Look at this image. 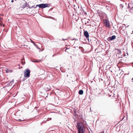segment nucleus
I'll return each mask as SVG.
<instances>
[{"label": "nucleus", "mask_w": 133, "mask_h": 133, "mask_svg": "<svg viewBox=\"0 0 133 133\" xmlns=\"http://www.w3.org/2000/svg\"><path fill=\"white\" fill-rule=\"evenodd\" d=\"M30 70L28 69L25 70L24 72V77L26 78H29L30 76Z\"/></svg>", "instance_id": "obj_1"}, {"label": "nucleus", "mask_w": 133, "mask_h": 133, "mask_svg": "<svg viewBox=\"0 0 133 133\" xmlns=\"http://www.w3.org/2000/svg\"><path fill=\"white\" fill-rule=\"evenodd\" d=\"M38 6L39 8L42 9L45 8L46 7H48V4H47L42 3L39 4L37 5H36L35 7H37Z\"/></svg>", "instance_id": "obj_2"}, {"label": "nucleus", "mask_w": 133, "mask_h": 133, "mask_svg": "<svg viewBox=\"0 0 133 133\" xmlns=\"http://www.w3.org/2000/svg\"><path fill=\"white\" fill-rule=\"evenodd\" d=\"M76 127L77 129L85 128L84 125L81 122L77 123Z\"/></svg>", "instance_id": "obj_3"}, {"label": "nucleus", "mask_w": 133, "mask_h": 133, "mask_svg": "<svg viewBox=\"0 0 133 133\" xmlns=\"http://www.w3.org/2000/svg\"><path fill=\"white\" fill-rule=\"evenodd\" d=\"M103 23L106 27L109 28L110 26V23L109 21L107 19H104L103 21Z\"/></svg>", "instance_id": "obj_4"}, {"label": "nucleus", "mask_w": 133, "mask_h": 133, "mask_svg": "<svg viewBox=\"0 0 133 133\" xmlns=\"http://www.w3.org/2000/svg\"><path fill=\"white\" fill-rule=\"evenodd\" d=\"M128 8L130 10V12L133 13V5L131 3H129L128 5Z\"/></svg>", "instance_id": "obj_5"}, {"label": "nucleus", "mask_w": 133, "mask_h": 133, "mask_svg": "<svg viewBox=\"0 0 133 133\" xmlns=\"http://www.w3.org/2000/svg\"><path fill=\"white\" fill-rule=\"evenodd\" d=\"M116 36L115 35H113L111 37H108L107 39V41H112L116 39Z\"/></svg>", "instance_id": "obj_6"}, {"label": "nucleus", "mask_w": 133, "mask_h": 133, "mask_svg": "<svg viewBox=\"0 0 133 133\" xmlns=\"http://www.w3.org/2000/svg\"><path fill=\"white\" fill-rule=\"evenodd\" d=\"M78 133H84L85 131V128L78 129Z\"/></svg>", "instance_id": "obj_7"}, {"label": "nucleus", "mask_w": 133, "mask_h": 133, "mask_svg": "<svg viewBox=\"0 0 133 133\" xmlns=\"http://www.w3.org/2000/svg\"><path fill=\"white\" fill-rule=\"evenodd\" d=\"M84 36L87 38H88L89 37V34L88 32L86 31L84 32Z\"/></svg>", "instance_id": "obj_8"}, {"label": "nucleus", "mask_w": 133, "mask_h": 133, "mask_svg": "<svg viewBox=\"0 0 133 133\" xmlns=\"http://www.w3.org/2000/svg\"><path fill=\"white\" fill-rule=\"evenodd\" d=\"M27 5V3L26 2L25 3L21 4V7L23 9H24L26 7Z\"/></svg>", "instance_id": "obj_9"}, {"label": "nucleus", "mask_w": 133, "mask_h": 133, "mask_svg": "<svg viewBox=\"0 0 133 133\" xmlns=\"http://www.w3.org/2000/svg\"><path fill=\"white\" fill-rule=\"evenodd\" d=\"M6 72L7 73L11 72L12 71V70L7 69L6 70Z\"/></svg>", "instance_id": "obj_10"}, {"label": "nucleus", "mask_w": 133, "mask_h": 133, "mask_svg": "<svg viewBox=\"0 0 133 133\" xmlns=\"http://www.w3.org/2000/svg\"><path fill=\"white\" fill-rule=\"evenodd\" d=\"M83 91L82 90H79L78 93L79 94L82 95L83 94Z\"/></svg>", "instance_id": "obj_11"}, {"label": "nucleus", "mask_w": 133, "mask_h": 133, "mask_svg": "<svg viewBox=\"0 0 133 133\" xmlns=\"http://www.w3.org/2000/svg\"><path fill=\"white\" fill-rule=\"evenodd\" d=\"M31 61L34 62H39L40 61V60H39L38 61H37L36 59H35L34 60H32Z\"/></svg>", "instance_id": "obj_12"}, {"label": "nucleus", "mask_w": 133, "mask_h": 133, "mask_svg": "<svg viewBox=\"0 0 133 133\" xmlns=\"http://www.w3.org/2000/svg\"><path fill=\"white\" fill-rule=\"evenodd\" d=\"M34 45L38 49H40L38 47L37 45L35 43H34Z\"/></svg>", "instance_id": "obj_13"}, {"label": "nucleus", "mask_w": 133, "mask_h": 133, "mask_svg": "<svg viewBox=\"0 0 133 133\" xmlns=\"http://www.w3.org/2000/svg\"><path fill=\"white\" fill-rule=\"evenodd\" d=\"M24 120V119H18L17 121H23Z\"/></svg>", "instance_id": "obj_14"}, {"label": "nucleus", "mask_w": 133, "mask_h": 133, "mask_svg": "<svg viewBox=\"0 0 133 133\" xmlns=\"http://www.w3.org/2000/svg\"><path fill=\"white\" fill-rule=\"evenodd\" d=\"M26 7H27L28 8L30 9H31V7L28 4H27V5Z\"/></svg>", "instance_id": "obj_15"}, {"label": "nucleus", "mask_w": 133, "mask_h": 133, "mask_svg": "<svg viewBox=\"0 0 133 133\" xmlns=\"http://www.w3.org/2000/svg\"><path fill=\"white\" fill-rule=\"evenodd\" d=\"M120 6L121 8H123V5L122 4H120Z\"/></svg>", "instance_id": "obj_16"}, {"label": "nucleus", "mask_w": 133, "mask_h": 133, "mask_svg": "<svg viewBox=\"0 0 133 133\" xmlns=\"http://www.w3.org/2000/svg\"><path fill=\"white\" fill-rule=\"evenodd\" d=\"M36 6H35V5H33L31 7V8H36V7H35Z\"/></svg>", "instance_id": "obj_17"}, {"label": "nucleus", "mask_w": 133, "mask_h": 133, "mask_svg": "<svg viewBox=\"0 0 133 133\" xmlns=\"http://www.w3.org/2000/svg\"><path fill=\"white\" fill-rule=\"evenodd\" d=\"M30 41H31V42L32 43L34 44V43H34V42H33V41L31 40V39H30Z\"/></svg>", "instance_id": "obj_18"}, {"label": "nucleus", "mask_w": 133, "mask_h": 133, "mask_svg": "<svg viewBox=\"0 0 133 133\" xmlns=\"http://www.w3.org/2000/svg\"><path fill=\"white\" fill-rule=\"evenodd\" d=\"M104 133V131H102L100 133Z\"/></svg>", "instance_id": "obj_19"}, {"label": "nucleus", "mask_w": 133, "mask_h": 133, "mask_svg": "<svg viewBox=\"0 0 133 133\" xmlns=\"http://www.w3.org/2000/svg\"><path fill=\"white\" fill-rule=\"evenodd\" d=\"M14 2V0H12L11 1V2H12V3L13 2Z\"/></svg>", "instance_id": "obj_20"}, {"label": "nucleus", "mask_w": 133, "mask_h": 133, "mask_svg": "<svg viewBox=\"0 0 133 133\" xmlns=\"http://www.w3.org/2000/svg\"><path fill=\"white\" fill-rule=\"evenodd\" d=\"M13 82V81H12L11 82H10V83H12V82Z\"/></svg>", "instance_id": "obj_21"}, {"label": "nucleus", "mask_w": 133, "mask_h": 133, "mask_svg": "<svg viewBox=\"0 0 133 133\" xmlns=\"http://www.w3.org/2000/svg\"><path fill=\"white\" fill-rule=\"evenodd\" d=\"M63 40L64 41V40H66V39H63Z\"/></svg>", "instance_id": "obj_22"}, {"label": "nucleus", "mask_w": 133, "mask_h": 133, "mask_svg": "<svg viewBox=\"0 0 133 133\" xmlns=\"http://www.w3.org/2000/svg\"><path fill=\"white\" fill-rule=\"evenodd\" d=\"M84 14H85V15L86 14H87V13L85 12Z\"/></svg>", "instance_id": "obj_23"}, {"label": "nucleus", "mask_w": 133, "mask_h": 133, "mask_svg": "<svg viewBox=\"0 0 133 133\" xmlns=\"http://www.w3.org/2000/svg\"><path fill=\"white\" fill-rule=\"evenodd\" d=\"M22 64H25V63L24 62V63H23V62H22Z\"/></svg>", "instance_id": "obj_24"}, {"label": "nucleus", "mask_w": 133, "mask_h": 133, "mask_svg": "<svg viewBox=\"0 0 133 133\" xmlns=\"http://www.w3.org/2000/svg\"><path fill=\"white\" fill-rule=\"evenodd\" d=\"M131 80H133V78H132Z\"/></svg>", "instance_id": "obj_25"}, {"label": "nucleus", "mask_w": 133, "mask_h": 133, "mask_svg": "<svg viewBox=\"0 0 133 133\" xmlns=\"http://www.w3.org/2000/svg\"><path fill=\"white\" fill-rule=\"evenodd\" d=\"M21 68H22V67L21 66Z\"/></svg>", "instance_id": "obj_26"}, {"label": "nucleus", "mask_w": 133, "mask_h": 133, "mask_svg": "<svg viewBox=\"0 0 133 133\" xmlns=\"http://www.w3.org/2000/svg\"><path fill=\"white\" fill-rule=\"evenodd\" d=\"M1 19V18H0V19Z\"/></svg>", "instance_id": "obj_27"}, {"label": "nucleus", "mask_w": 133, "mask_h": 133, "mask_svg": "<svg viewBox=\"0 0 133 133\" xmlns=\"http://www.w3.org/2000/svg\"><path fill=\"white\" fill-rule=\"evenodd\" d=\"M87 23H89V22H88H88H87Z\"/></svg>", "instance_id": "obj_28"}, {"label": "nucleus", "mask_w": 133, "mask_h": 133, "mask_svg": "<svg viewBox=\"0 0 133 133\" xmlns=\"http://www.w3.org/2000/svg\"><path fill=\"white\" fill-rule=\"evenodd\" d=\"M66 49L65 50V51H66Z\"/></svg>", "instance_id": "obj_29"}, {"label": "nucleus", "mask_w": 133, "mask_h": 133, "mask_svg": "<svg viewBox=\"0 0 133 133\" xmlns=\"http://www.w3.org/2000/svg\"><path fill=\"white\" fill-rule=\"evenodd\" d=\"M132 33H133V31H132Z\"/></svg>", "instance_id": "obj_30"}]
</instances>
